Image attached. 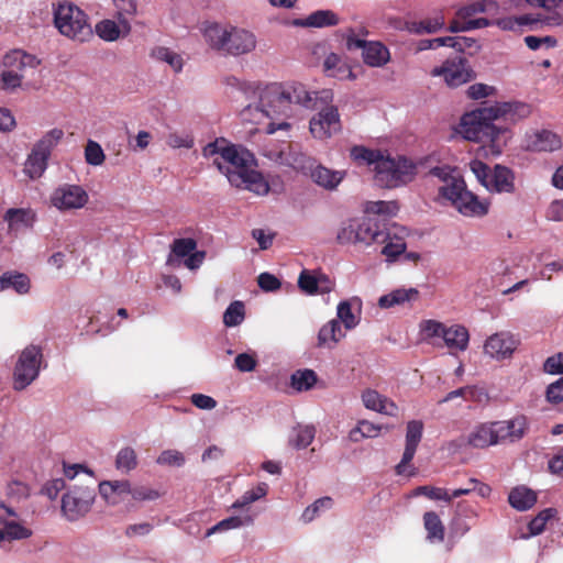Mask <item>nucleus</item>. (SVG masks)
Masks as SVG:
<instances>
[{
	"label": "nucleus",
	"instance_id": "obj_1",
	"mask_svg": "<svg viewBox=\"0 0 563 563\" xmlns=\"http://www.w3.org/2000/svg\"><path fill=\"white\" fill-rule=\"evenodd\" d=\"M530 113L531 108L527 103L496 102L464 113L456 132L467 141L489 145L493 154H500L509 139V130L507 126L496 125L493 121L504 119L515 123Z\"/></svg>",
	"mask_w": 563,
	"mask_h": 563
},
{
	"label": "nucleus",
	"instance_id": "obj_2",
	"mask_svg": "<svg viewBox=\"0 0 563 563\" xmlns=\"http://www.w3.org/2000/svg\"><path fill=\"white\" fill-rule=\"evenodd\" d=\"M202 155L206 158L213 157V165L227 176L232 186L260 196L268 194L269 185L256 170V159L247 150L228 144L224 139H217L202 148Z\"/></svg>",
	"mask_w": 563,
	"mask_h": 563
},
{
	"label": "nucleus",
	"instance_id": "obj_3",
	"mask_svg": "<svg viewBox=\"0 0 563 563\" xmlns=\"http://www.w3.org/2000/svg\"><path fill=\"white\" fill-rule=\"evenodd\" d=\"M227 82L236 86L246 99L255 98L258 95V108L268 118L290 117L294 104L312 107L311 91H308L302 84L273 82L260 89V86L240 81L234 76L229 77Z\"/></svg>",
	"mask_w": 563,
	"mask_h": 563
},
{
	"label": "nucleus",
	"instance_id": "obj_4",
	"mask_svg": "<svg viewBox=\"0 0 563 563\" xmlns=\"http://www.w3.org/2000/svg\"><path fill=\"white\" fill-rule=\"evenodd\" d=\"M351 157L358 164L374 165L375 181L382 188H396L411 181L416 175V165L404 156L391 157L380 150H371L362 145L351 148Z\"/></svg>",
	"mask_w": 563,
	"mask_h": 563
},
{
	"label": "nucleus",
	"instance_id": "obj_5",
	"mask_svg": "<svg viewBox=\"0 0 563 563\" xmlns=\"http://www.w3.org/2000/svg\"><path fill=\"white\" fill-rule=\"evenodd\" d=\"M430 174L444 181L439 188V195L449 200L463 216L482 217L488 212V205L479 201L476 195L467 190L463 178L452 176L444 167H434Z\"/></svg>",
	"mask_w": 563,
	"mask_h": 563
},
{
	"label": "nucleus",
	"instance_id": "obj_6",
	"mask_svg": "<svg viewBox=\"0 0 563 563\" xmlns=\"http://www.w3.org/2000/svg\"><path fill=\"white\" fill-rule=\"evenodd\" d=\"M206 43L216 51L227 55L249 54L256 47V36L249 30L211 23L202 31Z\"/></svg>",
	"mask_w": 563,
	"mask_h": 563
},
{
	"label": "nucleus",
	"instance_id": "obj_7",
	"mask_svg": "<svg viewBox=\"0 0 563 563\" xmlns=\"http://www.w3.org/2000/svg\"><path fill=\"white\" fill-rule=\"evenodd\" d=\"M332 101L333 92L330 89L311 91L312 107L306 108L317 110L309 121V132L316 140H329L342 130L339 109Z\"/></svg>",
	"mask_w": 563,
	"mask_h": 563
},
{
	"label": "nucleus",
	"instance_id": "obj_8",
	"mask_svg": "<svg viewBox=\"0 0 563 563\" xmlns=\"http://www.w3.org/2000/svg\"><path fill=\"white\" fill-rule=\"evenodd\" d=\"M54 25L62 35L80 43L93 36L88 15L69 1L54 5Z\"/></svg>",
	"mask_w": 563,
	"mask_h": 563
},
{
	"label": "nucleus",
	"instance_id": "obj_9",
	"mask_svg": "<svg viewBox=\"0 0 563 563\" xmlns=\"http://www.w3.org/2000/svg\"><path fill=\"white\" fill-rule=\"evenodd\" d=\"M470 168L489 192L512 194L516 189L515 174L506 166L497 164L490 168L482 161L474 159L470 163Z\"/></svg>",
	"mask_w": 563,
	"mask_h": 563
},
{
	"label": "nucleus",
	"instance_id": "obj_10",
	"mask_svg": "<svg viewBox=\"0 0 563 563\" xmlns=\"http://www.w3.org/2000/svg\"><path fill=\"white\" fill-rule=\"evenodd\" d=\"M42 360V350L36 345H29L21 352L13 372L15 390H23L37 378Z\"/></svg>",
	"mask_w": 563,
	"mask_h": 563
},
{
	"label": "nucleus",
	"instance_id": "obj_11",
	"mask_svg": "<svg viewBox=\"0 0 563 563\" xmlns=\"http://www.w3.org/2000/svg\"><path fill=\"white\" fill-rule=\"evenodd\" d=\"M345 38L346 48L361 49L363 60L369 67H383L390 58L389 49L382 42L358 38L353 30H349Z\"/></svg>",
	"mask_w": 563,
	"mask_h": 563
},
{
	"label": "nucleus",
	"instance_id": "obj_12",
	"mask_svg": "<svg viewBox=\"0 0 563 563\" xmlns=\"http://www.w3.org/2000/svg\"><path fill=\"white\" fill-rule=\"evenodd\" d=\"M95 489L90 487H74L62 498V511L64 516L75 521L89 512L95 500Z\"/></svg>",
	"mask_w": 563,
	"mask_h": 563
},
{
	"label": "nucleus",
	"instance_id": "obj_13",
	"mask_svg": "<svg viewBox=\"0 0 563 563\" xmlns=\"http://www.w3.org/2000/svg\"><path fill=\"white\" fill-rule=\"evenodd\" d=\"M423 427L421 420H410L407 422L404 454L400 462L395 467L398 475L413 476L416 474V470L410 467V463L422 439Z\"/></svg>",
	"mask_w": 563,
	"mask_h": 563
},
{
	"label": "nucleus",
	"instance_id": "obj_14",
	"mask_svg": "<svg viewBox=\"0 0 563 563\" xmlns=\"http://www.w3.org/2000/svg\"><path fill=\"white\" fill-rule=\"evenodd\" d=\"M89 200L88 192L79 185L63 184L51 196V203L60 211L84 208Z\"/></svg>",
	"mask_w": 563,
	"mask_h": 563
},
{
	"label": "nucleus",
	"instance_id": "obj_15",
	"mask_svg": "<svg viewBox=\"0 0 563 563\" xmlns=\"http://www.w3.org/2000/svg\"><path fill=\"white\" fill-rule=\"evenodd\" d=\"M519 341L515 335L507 331L492 334L484 344V351L490 357L503 361L512 356Z\"/></svg>",
	"mask_w": 563,
	"mask_h": 563
},
{
	"label": "nucleus",
	"instance_id": "obj_16",
	"mask_svg": "<svg viewBox=\"0 0 563 563\" xmlns=\"http://www.w3.org/2000/svg\"><path fill=\"white\" fill-rule=\"evenodd\" d=\"M494 426L498 443L517 442L526 435L529 428L528 419L523 415L510 420L494 421Z\"/></svg>",
	"mask_w": 563,
	"mask_h": 563
},
{
	"label": "nucleus",
	"instance_id": "obj_17",
	"mask_svg": "<svg viewBox=\"0 0 563 563\" xmlns=\"http://www.w3.org/2000/svg\"><path fill=\"white\" fill-rule=\"evenodd\" d=\"M388 238L389 232L384 223L369 217L357 219V243H384Z\"/></svg>",
	"mask_w": 563,
	"mask_h": 563
},
{
	"label": "nucleus",
	"instance_id": "obj_18",
	"mask_svg": "<svg viewBox=\"0 0 563 563\" xmlns=\"http://www.w3.org/2000/svg\"><path fill=\"white\" fill-rule=\"evenodd\" d=\"M41 65V59L31 53L21 48H14L5 53L0 62V66L7 70H25L36 68Z\"/></svg>",
	"mask_w": 563,
	"mask_h": 563
},
{
	"label": "nucleus",
	"instance_id": "obj_19",
	"mask_svg": "<svg viewBox=\"0 0 563 563\" xmlns=\"http://www.w3.org/2000/svg\"><path fill=\"white\" fill-rule=\"evenodd\" d=\"M449 41L450 47L456 49L455 56L434 70H467V59L461 53L463 49L472 47L475 41L466 36H452V40Z\"/></svg>",
	"mask_w": 563,
	"mask_h": 563
},
{
	"label": "nucleus",
	"instance_id": "obj_20",
	"mask_svg": "<svg viewBox=\"0 0 563 563\" xmlns=\"http://www.w3.org/2000/svg\"><path fill=\"white\" fill-rule=\"evenodd\" d=\"M561 137L549 130L534 132L529 136L528 148L536 152H553L561 147Z\"/></svg>",
	"mask_w": 563,
	"mask_h": 563
},
{
	"label": "nucleus",
	"instance_id": "obj_21",
	"mask_svg": "<svg viewBox=\"0 0 563 563\" xmlns=\"http://www.w3.org/2000/svg\"><path fill=\"white\" fill-rule=\"evenodd\" d=\"M362 400L364 406L367 409L387 415V416H396L398 408L396 404L382 396L378 391L374 389H367L362 394Z\"/></svg>",
	"mask_w": 563,
	"mask_h": 563
},
{
	"label": "nucleus",
	"instance_id": "obj_22",
	"mask_svg": "<svg viewBox=\"0 0 563 563\" xmlns=\"http://www.w3.org/2000/svg\"><path fill=\"white\" fill-rule=\"evenodd\" d=\"M419 291L417 288H398L389 294L383 295L378 299V307L389 309L396 306H405L418 300Z\"/></svg>",
	"mask_w": 563,
	"mask_h": 563
},
{
	"label": "nucleus",
	"instance_id": "obj_23",
	"mask_svg": "<svg viewBox=\"0 0 563 563\" xmlns=\"http://www.w3.org/2000/svg\"><path fill=\"white\" fill-rule=\"evenodd\" d=\"M468 444L476 449H485L498 444L494 422L477 426L468 435Z\"/></svg>",
	"mask_w": 563,
	"mask_h": 563
},
{
	"label": "nucleus",
	"instance_id": "obj_24",
	"mask_svg": "<svg viewBox=\"0 0 563 563\" xmlns=\"http://www.w3.org/2000/svg\"><path fill=\"white\" fill-rule=\"evenodd\" d=\"M442 339L448 349L465 351L468 345L470 334L465 327L455 324L445 327Z\"/></svg>",
	"mask_w": 563,
	"mask_h": 563
},
{
	"label": "nucleus",
	"instance_id": "obj_25",
	"mask_svg": "<svg viewBox=\"0 0 563 563\" xmlns=\"http://www.w3.org/2000/svg\"><path fill=\"white\" fill-rule=\"evenodd\" d=\"M508 501L515 509L525 511L530 509L537 503V494L527 487H516L508 496Z\"/></svg>",
	"mask_w": 563,
	"mask_h": 563
},
{
	"label": "nucleus",
	"instance_id": "obj_26",
	"mask_svg": "<svg viewBox=\"0 0 563 563\" xmlns=\"http://www.w3.org/2000/svg\"><path fill=\"white\" fill-rule=\"evenodd\" d=\"M344 173L331 170L324 166H317L311 172L312 180L325 189H334L342 181Z\"/></svg>",
	"mask_w": 563,
	"mask_h": 563
},
{
	"label": "nucleus",
	"instance_id": "obj_27",
	"mask_svg": "<svg viewBox=\"0 0 563 563\" xmlns=\"http://www.w3.org/2000/svg\"><path fill=\"white\" fill-rule=\"evenodd\" d=\"M497 8V3L493 0L476 1L460 8L456 11L455 19L453 21H460V23H463L464 21L472 20V16L477 13L495 12Z\"/></svg>",
	"mask_w": 563,
	"mask_h": 563
},
{
	"label": "nucleus",
	"instance_id": "obj_28",
	"mask_svg": "<svg viewBox=\"0 0 563 563\" xmlns=\"http://www.w3.org/2000/svg\"><path fill=\"white\" fill-rule=\"evenodd\" d=\"M339 23V19L336 14L331 10H318L310 15H308L305 20L297 21V25L308 26V27H324L332 26Z\"/></svg>",
	"mask_w": 563,
	"mask_h": 563
},
{
	"label": "nucleus",
	"instance_id": "obj_29",
	"mask_svg": "<svg viewBox=\"0 0 563 563\" xmlns=\"http://www.w3.org/2000/svg\"><path fill=\"white\" fill-rule=\"evenodd\" d=\"M423 526L427 530V539L430 542H442L444 540L445 528L437 512H424Z\"/></svg>",
	"mask_w": 563,
	"mask_h": 563
},
{
	"label": "nucleus",
	"instance_id": "obj_30",
	"mask_svg": "<svg viewBox=\"0 0 563 563\" xmlns=\"http://www.w3.org/2000/svg\"><path fill=\"white\" fill-rule=\"evenodd\" d=\"M317 382L316 372L309 368L297 369L290 376V386L299 393L312 389Z\"/></svg>",
	"mask_w": 563,
	"mask_h": 563
},
{
	"label": "nucleus",
	"instance_id": "obj_31",
	"mask_svg": "<svg viewBox=\"0 0 563 563\" xmlns=\"http://www.w3.org/2000/svg\"><path fill=\"white\" fill-rule=\"evenodd\" d=\"M48 157L37 152L34 147L27 156L24 172L32 178H38L47 168Z\"/></svg>",
	"mask_w": 563,
	"mask_h": 563
},
{
	"label": "nucleus",
	"instance_id": "obj_32",
	"mask_svg": "<svg viewBox=\"0 0 563 563\" xmlns=\"http://www.w3.org/2000/svg\"><path fill=\"white\" fill-rule=\"evenodd\" d=\"M13 288L19 294H26L30 289V279L21 273H4L0 277V290Z\"/></svg>",
	"mask_w": 563,
	"mask_h": 563
},
{
	"label": "nucleus",
	"instance_id": "obj_33",
	"mask_svg": "<svg viewBox=\"0 0 563 563\" xmlns=\"http://www.w3.org/2000/svg\"><path fill=\"white\" fill-rule=\"evenodd\" d=\"M137 1L139 0H113L117 15L124 33L130 32L131 26L129 20L136 14Z\"/></svg>",
	"mask_w": 563,
	"mask_h": 563
},
{
	"label": "nucleus",
	"instance_id": "obj_34",
	"mask_svg": "<svg viewBox=\"0 0 563 563\" xmlns=\"http://www.w3.org/2000/svg\"><path fill=\"white\" fill-rule=\"evenodd\" d=\"M64 137V131L58 128H54L46 132L35 144L34 148L37 150V152L42 153L43 155L47 156L49 158L52 151L55 146L60 142V140Z\"/></svg>",
	"mask_w": 563,
	"mask_h": 563
},
{
	"label": "nucleus",
	"instance_id": "obj_35",
	"mask_svg": "<svg viewBox=\"0 0 563 563\" xmlns=\"http://www.w3.org/2000/svg\"><path fill=\"white\" fill-rule=\"evenodd\" d=\"M531 5L541 7L554 14L547 18L549 25H560L563 23V0H526Z\"/></svg>",
	"mask_w": 563,
	"mask_h": 563
},
{
	"label": "nucleus",
	"instance_id": "obj_36",
	"mask_svg": "<svg viewBox=\"0 0 563 563\" xmlns=\"http://www.w3.org/2000/svg\"><path fill=\"white\" fill-rule=\"evenodd\" d=\"M151 56L164 63L167 67L173 68L174 70H181L184 67V57L183 55L167 48V47H156L152 51Z\"/></svg>",
	"mask_w": 563,
	"mask_h": 563
},
{
	"label": "nucleus",
	"instance_id": "obj_37",
	"mask_svg": "<svg viewBox=\"0 0 563 563\" xmlns=\"http://www.w3.org/2000/svg\"><path fill=\"white\" fill-rule=\"evenodd\" d=\"M252 523H253V518L250 515L232 516V517L225 518V519L221 520L220 522H218L217 525H214L212 528H210L207 531L206 534H207V537H209L216 532L239 529L243 526H250Z\"/></svg>",
	"mask_w": 563,
	"mask_h": 563
},
{
	"label": "nucleus",
	"instance_id": "obj_38",
	"mask_svg": "<svg viewBox=\"0 0 563 563\" xmlns=\"http://www.w3.org/2000/svg\"><path fill=\"white\" fill-rule=\"evenodd\" d=\"M344 336L342 327L339 320H330L319 331L318 341L319 345L328 343H338Z\"/></svg>",
	"mask_w": 563,
	"mask_h": 563
},
{
	"label": "nucleus",
	"instance_id": "obj_39",
	"mask_svg": "<svg viewBox=\"0 0 563 563\" xmlns=\"http://www.w3.org/2000/svg\"><path fill=\"white\" fill-rule=\"evenodd\" d=\"M95 31L100 38L107 42H113L120 37L122 32L124 33L120 21L117 23L108 19L97 23Z\"/></svg>",
	"mask_w": 563,
	"mask_h": 563
},
{
	"label": "nucleus",
	"instance_id": "obj_40",
	"mask_svg": "<svg viewBox=\"0 0 563 563\" xmlns=\"http://www.w3.org/2000/svg\"><path fill=\"white\" fill-rule=\"evenodd\" d=\"M0 543L3 540H23L32 536V530L20 525L19 522L11 520L5 522L3 529H0Z\"/></svg>",
	"mask_w": 563,
	"mask_h": 563
},
{
	"label": "nucleus",
	"instance_id": "obj_41",
	"mask_svg": "<svg viewBox=\"0 0 563 563\" xmlns=\"http://www.w3.org/2000/svg\"><path fill=\"white\" fill-rule=\"evenodd\" d=\"M40 86L41 82L32 85L23 82V78L19 73H0V90L13 91L18 87L29 89L38 88Z\"/></svg>",
	"mask_w": 563,
	"mask_h": 563
},
{
	"label": "nucleus",
	"instance_id": "obj_42",
	"mask_svg": "<svg viewBox=\"0 0 563 563\" xmlns=\"http://www.w3.org/2000/svg\"><path fill=\"white\" fill-rule=\"evenodd\" d=\"M137 466V455L130 446L122 448L115 457V467L121 472H130Z\"/></svg>",
	"mask_w": 563,
	"mask_h": 563
},
{
	"label": "nucleus",
	"instance_id": "obj_43",
	"mask_svg": "<svg viewBox=\"0 0 563 563\" xmlns=\"http://www.w3.org/2000/svg\"><path fill=\"white\" fill-rule=\"evenodd\" d=\"M245 318V306L242 301H233L223 313V323L225 327H236Z\"/></svg>",
	"mask_w": 563,
	"mask_h": 563
},
{
	"label": "nucleus",
	"instance_id": "obj_44",
	"mask_svg": "<svg viewBox=\"0 0 563 563\" xmlns=\"http://www.w3.org/2000/svg\"><path fill=\"white\" fill-rule=\"evenodd\" d=\"M380 429V426L362 420L354 429L351 430L350 439L354 442H358L365 438H375L379 434Z\"/></svg>",
	"mask_w": 563,
	"mask_h": 563
},
{
	"label": "nucleus",
	"instance_id": "obj_45",
	"mask_svg": "<svg viewBox=\"0 0 563 563\" xmlns=\"http://www.w3.org/2000/svg\"><path fill=\"white\" fill-rule=\"evenodd\" d=\"M336 242L342 245L357 243V219H350L342 223L336 233Z\"/></svg>",
	"mask_w": 563,
	"mask_h": 563
},
{
	"label": "nucleus",
	"instance_id": "obj_46",
	"mask_svg": "<svg viewBox=\"0 0 563 563\" xmlns=\"http://www.w3.org/2000/svg\"><path fill=\"white\" fill-rule=\"evenodd\" d=\"M294 431L295 435L290 439V444L295 449H306L314 439L316 430L312 426H299Z\"/></svg>",
	"mask_w": 563,
	"mask_h": 563
},
{
	"label": "nucleus",
	"instance_id": "obj_47",
	"mask_svg": "<svg viewBox=\"0 0 563 563\" xmlns=\"http://www.w3.org/2000/svg\"><path fill=\"white\" fill-rule=\"evenodd\" d=\"M556 509L547 508L540 511L528 525L530 534L537 536L544 531L547 522L554 518L556 515Z\"/></svg>",
	"mask_w": 563,
	"mask_h": 563
},
{
	"label": "nucleus",
	"instance_id": "obj_48",
	"mask_svg": "<svg viewBox=\"0 0 563 563\" xmlns=\"http://www.w3.org/2000/svg\"><path fill=\"white\" fill-rule=\"evenodd\" d=\"M383 244L382 254L386 256L387 261H395L406 250V243L402 238L394 236L387 239Z\"/></svg>",
	"mask_w": 563,
	"mask_h": 563
},
{
	"label": "nucleus",
	"instance_id": "obj_49",
	"mask_svg": "<svg viewBox=\"0 0 563 563\" xmlns=\"http://www.w3.org/2000/svg\"><path fill=\"white\" fill-rule=\"evenodd\" d=\"M412 496H424L432 500H444L450 503V494L445 488L430 485L418 486L412 490Z\"/></svg>",
	"mask_w": 563,
	"mask_h": 563
},
{
	"label": "nucleus",
	"instance_id": "obj_50",
	"mask_svg": "<svg viewBox=\"0 0 563 563\" xmlns=\"http://www.w3.org/2000/svg\"><path fill=\"white\" fill-rule=\"evenodd\" d=\"M4 220L8 221L9 227L13 228L19 223L29 225L34 220V213L27 209H9L4 214Z\"/></svg>",
	"mask_w": 563,
	"mask_h": 563
},
{
	"label": "nucleus",
	"instance_id": "obj_51",
	"mask_svg": "<svg viewBox=\"0 0 563 563\" xmlns=\"http://www.w3.org/2000/svg\"><path fill=\"white\" fill-rule=\"evenodd\" d=\"M85 159L89 165L99 166L104 159L106 155L99 143L89 140L85 147Z\"/></svg>",
	"mask_w": 563,
	"mask_h": 563
},
{
	"label": "nucleus",
	"instance_id": "obj_52",
	"mask_svg": "<svg viewBox=\"0 0 563 563\" xmlns=\"http://www.w3.org/2000/svg\"><path fill=\"white\" fill-rule=\"evenodd\" d=\"M338 318L346 329H353L358 323V318L352 312V303L347 300L338 305Z\"/></svg>",
	"mask_w": 563,
	"mask_h": 563
},
{
	"label": "nucleus",
	"instance_id": "obj_53",
	"mask_svg": "<svg viewBox=\"0 0 563 563\" xmlns=\"http://www.w3.org/2000/svg\"><path fill=\"white\" fill-rule=\"evenodd\" d=\"M435 76L443 77L444 82L450 88H456L475 78V73H432Z\"/></svg>",
	"mask_w": 563,
	"mask_h": 563
},
{
	"label": "nucleus",
	"instance_id": "obj_54",
	"mask_svg": "<svg viewBox=\"0 0 563 563\" xmlns=\"http://www.w3.org/2000/svg\"><path fill=\"white\" fill-rule=\"evenodd\" d=\"M489 24V20L485 18L472 19L468 21H464L463 23H460V21H452L450 23L449 30L454 33L466 32L475 29L486 27Z\"/></svg>",
	"mask_w": 563,
	"mask_h": 563
},
{
	"label": "nucleus",
	"instance_id": "obj_55",
	"mask_svg": "<svg viewBox=\"0 0 563 563\" xmlns=\"http://www.w3.org/2000/svg\"><path fill=\"white\" fill-rule=\"evenodd\" d=\"M489 24V20L485 18L472 19L468 21H464L463 23H460V21H452L450 23L449 30L454 33L466 32L475 29L486 27Z\"/></svg>",
	"mask_w": 563,
	"mask_h": 563
},
{
	"label": "nucleus",
	"instance_id": "obj_56",
	"mask_svg": "<svg viewBox=\"0 0 563 563\" xmlns=\"http://www.w3.org/2000/svg\"><path fill=\"white\" fill-rule=\"evenodd\" d=\"M196 249H197V242H196V240H194L191 238L176 239V240H174V242L172 244V252L177 257H186L191 252L196 251Z\"/></svg>",
	"mask_w": 563,
	"mask_h": 563
},
{
	"label": "nucleus",
	"instance_id": "obj_57",
	"mask_svg": "<svg viewBox=\"0 0 563 563\" xmlns=\"http://www.w3.org/2000/svg\"><path fill=\"white\" fill-rule=\"evenodd\" d=\"M318 282L314 275L305 269L299 275L298 286L303 292L314 295L318 292Z\"/></svg>",
	"mask_w": 563,
	"mask_h": 563
},
{
	"label": "nucleus",
	"instance_id": "obj_58",
	"mask_svg": "<svg viewBox=\"0 0 563 563\" xmlns=\"http://www.w3.org/2000/svg\"><path fill=\"white\" fill-rule=\"evenodd\" d=\"M476 394L477 388L475 386H464L448 393L443 399L439 400V404L448 402L459 397L466 401L474 400Z\"/></svg>",
	"mask_w": 563,
	"mask_h": 563
},
{
	"label": "nucleus",
	"instance_id": "obj_59",
	"mask_svg": "<svg viewBox=\"0 0 563 563\" xmlns=\"http://www.w3.org/2000/svg\"><path fill=\"white\" fill-rule=\"evenodd\" d=\"M130 495L137 501L155 500L161 496L156 489L147 486L131 487Z\"/></svg>",
	"mask_w": 563,
	"mask_h": 563
},
{
	"label": "nucleus",
	"instance_id": "obj_60",
	"mask_svg": "<svg viewBox=\"0 0 563 563\" xmlns=\"http://www.w3.org/2000/svg\"><path fill=\"white\" fill-rule=\"evenodd\" d=\"M157 463L161 465H177L181 466L185 463L184 455L176 450H165L157 457Z\"/></svg>",
	"mask_w": 563,
	"mask_h": 563
},
{
	"label": "nucleus",
	"instance_id": "obj_61",
	"mask_svg": "<svg viewBox=\"0 0 563 563\" xmlns=\"http://www.w3.org/2000/svg\"><path fill=\"white\" fill-rule=\"evenodd\" d=\"M257 284L264 291H276L280 288V280L273 274L262 273L257 277Z\"/></svg>",
	"mask_w": 563,
	"mask_h": 563
},
{
	"label": "nucleus",
	"instance_id": "obj_62",
	"mask_svg": "<svg viewBox=\"0 0 563 563\" xmlns=\"http://www.w3.org/2000/svg\"><path fill=\"white\" fill-rule=\"evenodd\" d=\"M257 365V360L254 355L249 353L238 354L234 361V366L240 372H252Z\"/></svg>",
	"mask_w": 563,
	"mask_h": 563
},
{
	"label": "nucleus",
	"instance_id": "obj_63",
	"mask_svg": "<svg viewBox=\"0 0 563 563\" xmlns=\"http://www.w3.org/2000/svg\"><path fill=\"white\" fill-rule=\"evenodd\" d=\"M547 399L551 404L563 401V377L549 385L547 388Z\"/></svg>",
	"mask_w": 563,
	"mask_h": 563
},
{
	"label": "nucleus",
	"instance_id": "obj_64",
	"mask_svg": "<svg viewBox=\"0 0 563 563\" xmlns=\"http://www.w3.org/2000/svg\"><path fill=\"white\" fill-rule=\"evenodd\" d=\"M543 369L549 374H563V353L548 357L543 364Z\"/></svg>",
	"mask_w": 563,
	"mask_h": 563
}]
</instances>
